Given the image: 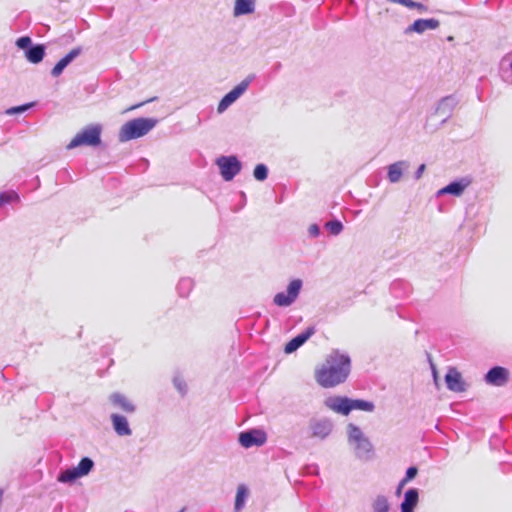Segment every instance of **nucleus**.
<instances>
[{
    "mask_svg": "<svg viewBox=\"0 0 512 512\" xmlns=\"http://www.w3.org/2000/svg\"><path fill=\"white\" fill-rule=\"evenodd\" d=\"M351 372L350 356L334 349L327 355L325 362L315 371V379L323 388H332L344 383Z\"/></svg>",
    "mask_w": 512,
    "mask_h": 512,
    "instance_id": "nucleus-1",
    "label": "nucleus"
},
{
    "mask_svg": "<svg viewBox=\"0 0 512 512\" xmlns=\"http://www.w3.org/2000/svg\"><path fill=\"white\" fill-rule=\"evenodd\" d=\"M348 444L354 455L361 461H368L373 457V445L360 427L350 423L347 426Z\"/></svg>",
    "mask_w": 512,
    "mask_h": 512,
    "instance_id": "nucleus-2",
    "label": "nucleus"
},
{
    "mask_svg": "<svg viewBox=\"0 0 512 512\" xmlns=\"http://www.w3.org/2000/svg\"><path fill=\"white\" fill-rule=\"evenodd\" d=\"M158 123L155 118H135L126 122L119 131V140L126 142L147 135Z\"/></svg>",
    "mask_w": 512,
    "mask_h": 512,
    "instance_id": "nucleus-3",
    "label": "nucleus"
},
{
    "mask_svg": "<svg viewBox=\"0 0 512 512\" xmlns=\"http://www.w3.org/2000/svg\"><path fill=\"white\" fill-rule=\"evenodd\" d=\"M102 126L100 124H91L83 128L67 145L71 150L80 146L96 147L101 144Z\"/></svg>",
    "mask_w": 512,
    "mask_h": 512,
    "instance_id": "nucleus-4",
    "label": "nucleus"
},
{
    "mask_svg": "<svg viewBox=\"0 0 512 512\" xmlns=\"http://www.w3.org/2000/svg\"><path fill=\"white\" fill-rule=\"evenodd\" d=\"M215 164L219 168L220 175L225 181H231L242 169V163L235 155L220 156Z\"/></svg>",
    "mask_w": 512,
    "mask_h": 512,
    "instance_id": "nucleus-5",
    "label": "nucleus"
},
{
    "mask_svg": "<svg viewBox=\"0 0 512 512\" xmlns=\"http://www.w3.org/2000/svg\"><path fill=\"white\" fill-rule=\"evenodd\" d=\"M254 75L247 76L238 85H236L230 92H228L219 102L217 112L222 114L225 112L237 99H239L248 89L251 82L254 80Z\"/></svg>",
    "mask_w": 512,
    "mask_h": 512,
    "instance_id": "nucleus-6",
    "label": "nucleus"
},
{
    "mask_svg": "<svg viewBox=\"0 0 512 512\" xmlns=\"http://www.w3.org/2000/svg\"><path fill=\"white\" fill-rule=\"evenodd\" d=\"M302 280L294 279L287 287L286 292H279L273 298V303L279 307H288L292 305L298 298L301 288Z\"/></svg>",
    "mask_w": 512,
    "mask_h": 512,
    "instance_id": "nucleus-7",
    "label": "nucleus"
},
{
    "mask_svg": "<svg viewBox=\"0 0 512 512\" xmlns=\"http://www.w3.org/2000/svg\"><path fill=\"white\" fill-rule=\"evenodd\" d=\"M238 441L244 448L260 447L267 441V435L263 430L250 429L239 434Z\"/></svg>",
    "mask_w": 512,
    "mask_h": 512,
    "instance_id": "nucleus-8",
    "label": "nucleus"
},
{
    "mask_svg": "<svg viewBox=\"0 0 512 512\" xmlns=\"http://www.w3.org/2000/svg\"><path fill=\"white\" fill-rule=\"evenodd\" d=\"M333 427V422L328 418L311 419L309 422L311 437L319 440L326 439L331 434Z\"/></svg>",
    "mask_w": 512,
    "mask_h": 512,
    "instance_id": "nucleus-9",
    "label": "nucleus"
},
{
    "mask_svg": "<svg viewBox=\"0 0 512 512\" xmlns=\"http://www.w3.org/2000/svg\"><path fill=\"white\" fill-rule=\"evenodd\" d=\"M324 405L338 414L347 416L351 412L350 398L346 396H330L324 400Z\"/></svg>",
    "mask_w": 512,
    "mask_h": 512,
    "instance_id": "nucleus-10",
    "label": "nucleus"
},
{
    "mask_svg": "<svg viewBox=\"0 0 512 512\" xmlns=\"http://www.w3.org/2000/svg\"><path fill=\"white\" fill-rule=\"evenodd\" d=\"M509 380V371L501 366H494L485 375V382L489 385L501 387Z\"/></svg>",
    "mask_w": 512,
    "mask_h": 512,
    "instance_id": "nucleus-11",
    "label": "nucleus"
},
{
    "mask_svg": "<svg viewBox=\"0 0 512 512\" xmlns=\"http://www.w3.org/2000/svg\"><path fill=\"white\" fill-rule=\"evenodd\" d=\"M316 330L314 326L308 327L306 330L292 338L284 348L286 354H291L300 348L306 341L315 334Z\"/></svg>",
    "mask_w": 512,
    "mask_h": 512,
    "instance_id": "nucleus-12",
    "label": "nucleus"
},
{
    "mask_svg": "<svg viewBox=\"0 0 512 512\" xmlns=\"http://www.w3.org/2000/svg\"><path fill=\"white\" fill-rule=\"evenodd\" d=\"M82 53L81 47H75L73 48L68 54H66L63 58H61L53 67L51 70V75L53 77L60 76L64 69L74 60L76 59L80 54Z\"/></svg>",
    "mask_w": 512,
    "mask_h": 512,
    "instance_id": "nucleus-13",
    "label": "nucleus"
},
{
    "mask_svg": "<svg viewBox=\"0 0 512 512\" xmlns=\"http://www.w3.org/2000/svg\"><path fill=\"white\" fill-rule=\"evenodd\" d=\"M447 388L453 392L465 391V383L462 379L460 372L455 368H450L445 375Z\"/></svg>",
    "mask_w": 512,
    "mask_h": 512,
    "instance_id": "nucleus-14",
    "label": "nucleus"
},
{
    "mask_svg": "<svg viewBox=\"0 0 512 512\" xmlns=\"http://www.w3.org/2000/svg\"><path fill=\"white\" fill-rule=\"evenodd\" d=\"M471 181L468 178H461L459 180L449 183L438 191L439 195L451 194L454 196H460L464 190L470 185Z\"/></svg>",
    "mask_w": 512,
    "mask_h": 512,
    "instance_id": "nucleus-15",
    "label": "nucleus"
},
{
    "mask_svg": "<svg viewBox=\"0 0 512 512\" xmlns=\"http://www.w3.org/2000/svg\"><path fill=\"white\" fill-rule=\"evenodd\" d=\"M439 27V21L437 19H418L414 21L412 25H410L406 29V33L416 32V33H423L426 30H434Z\"/></svg>",
    "mask_w": 512,
    "mask_h": 512,
    "instance_id": "nucleus-16",
    "label": "nucleus"
},
{
    "mask_svg": "<svg viewBox=\"0 0 512 512\" xmlns=\"http://www.w3.org/2000/svg\"><path fill=\"white\" fill-rule=\"evenodd\" d=\"M419 501V492L416 488L408 489L404 494V499L400 505L401 512H414Z\"/></svg>",
    "mask_w": 512,
    "mask_h": 512,
    "instance_id": "nucleus-17",
    "label": "nucleus"
},
{
    "mask_svg": "<svg viewBox=\"0 0 512 512\" xmlns=\"http://www.w3.org/2000/svg\"><path fill=\"white\" fill-rule=\"evenodd\" d=\"M111 421L115 432L119 436H130L132 434V430L130 429L126 417L119 414H112Z\"/></svg>",
    "mask_w": 512,
    "mask_h": 512,
    "instance_id": "nucleus-18",
    "label": "nucleus"
},
{
    "mask_svg": "<svg viewBox=\"0 0 512 512\" xmlns=\"http://www.w3.org/2000/svg\"><path fill=\"white\" fill-rule=\"evenodd\" d=\"M409 167L406 161H397L388 166L387 177L391 183H397L400 181L403 171Z\"/></svg>",
    "mask_w": 512,
    "mask_h": 512,
    "instance_id": "nucleus-19",
    "label": "nucleus"
},
{
    "mask_svg": "<svg viewBox=\"0 0 512 512\" xmlns=\"http://www.w3.org/2000/svg\"><path fill=\"white\" fill-rule=\"evenodd\" d=\"M110 401L127 413H133L136 410L135 405L123 394L113 393L110 396Z\"/></svg>",
    "mask_w": 512,
    "mask_h": 512,
    "instance_id": "nucleus-20",
    "label": "nucleus"
},
{
    "mask_svg": "<svg viewBox=\"0 0 512 512\" xmlns=\"http://www.w3.org/2000/svg\"><path fill=\"white\" fill-rule=\"evenodd\" d=\"M45 56V46L42 44L32 45L25 51V57L33 64H37L43 60Z\"/></svg>",
    "mask_w": 512,
    "mask_h": 512,
    "instance_id": "nucleus-21",
    "label": "nucleus"
},
{
    "mask_svg": "<svg viewBox=\"0 0 512 512\" xmlns=\"http://www.w3.org/2000/svg\"><path fill=\"white\" fill-rule=\"evenodd\" d=\"M255 10L254 0H235L233 14L234 16H242L253 13Z\"/></svg>",
    "mask_w": 512,
    "mask_h": 512,
    "instance_id": "nucleus-22",
    "label": "nucleus"
},
{
    "mask_svg": "<svg viewBox=\"0 0 512 512\" xmlns=\"http://www.w3.org/2000/svg\"><path fill=\"white\" fill-rule=\"evenodd\" d=\"M456 105L457 100L453 96L444 97L438 104L437 113L448 116Z\"/></svg>",
    "mask_w": 512,
    "mask_h": 512,
    "instance_id": "nucleus-23",
    "label": "nucleus"
},
{
    "mask_svg": "<svg viewBox=\"0 0 512 512\" xmlns=\"http://www.w3.org/2000/svg\"><path fill=\"white\" fill-rule=\"evenodd\" d=\"M247 497H248L247 487L244 484H240L237 488V493H236V498H235L234 509L236 512H239L244 508Z\"/></svg>",
    "mask_w": 512,
    "mask_h": 512,
    "instance_id": "nucleus-24",
    "label": "nucleus"
},
{
    "mask_svg": "<svg viewBox=\"0 0 512 512\" xmlns=\"http://www.w3.org/2000/svg\"><path fill=\"white\" fill-rule=\"evenodd\" d=\"M78 478H81V475L77 471L76 467H72L61 471L57 477V480L61 483H73Z\"/></svg>",
    "mask_w": 512,
    "mask_h": 512,
    "instance_id": "nucleus-25",
    "label": "nucleus"
},
{
    "mask_svg": "<svg viewBox=\"0 0 512 512\" xmlns=\"http://www.w3.org/2000/svg\"><path fill=\"white\" fill-rule=\"evenodd\" d=\"M373 512H389L390 504L385 495H377L372 504Z\"/></svg>",
    "mask_w": 512,
    "mask_h": 512,
    "instance_id": "nucleus-26",
    "label": "nucleus"
},
{
    "mask_svg": "<svg viewBox=\"0 0 512 512\" xmlns=\"http://www.w3.org/2000/svg\"><path fill=\"white\" fill-rule=\"evenodd\" d=\"M350 406L352 410H361L366 412H372L375 409V405L371 401L362 400V399H351L350 398Z\"/></svg>",
    "mask_w": 512,
    "mask_h": 512,
    "instance_id": "nucleus-27",
    "label": "nucleus"
},
{
    "mask_svg": "<svg viewBox=\"0 0 512 512\" xmlns=\"http://www.w3.org/2000/svg\"><path fill=\"white\" fill-rule=\"evenodd\" d=\"M94 461L90 457H83L76 466L81 477L87 476L94 468Z\"/></svg>",
    "mask_w": 512,
    "mask_h": 512,
    "instance_id": "nucleus-28",
    "label": "nucleus"
},
{
    "mask_svg": "<svg viewBox=\"0 0 512 512\" xmlns=\"http://www.w3.org/2000/svg\"><path fill=\"white\" fill-rule=\"evenodd\" d=\"M193 280L191 278H182L180 279L177 290L181 297H186L189 295L191 290L193 289Z\"/></svg>",
    "mask_w": 512,
    "mask_h": 512,
    "instance_id": "nucleus-29",
    "label": "nucleus"
},
{
    "mask_svg": "<svg viewBox=\"0 0 512 512\" xmlns=\"http://www.w3.org/2000/svg\"><path fill=\"white\" fill-rule=\"evenodd\" d=\"M253 176L258 181H264L268 177V168L264 164H258L255 166Z\"/></svg>",
    "mask_w": 512,
    "mask_h": 512,
    "instance_id": "nucleus-30",
    "label": "nucleus"
},
{
    "mask_svg": "<svg viewBox=\"0 0 512 512\" xmlns=\"http://www.w3.org/2000/svg\"><path fill=\"white\" fill-rule=\"evenodd\" d=\"M326 229L332 234V235H339L343 230V224L339 220H331L326 222L325 224Z\"/></svg>",
    "mask_w": 512,
    "mask_h": 512,
    "instance_id": "nucleus-31",
    "label": "nucleus"
},
{
    "mask_svg": "<svg viewBox=\"0 0 512 512\" xmlns=\"http://www.w3.org/2000/svg\"><path fill=\"white\" fill-rule=\"evenodd\" d=\"M173 384L175 388L178 390V392L183 396L187 392V385L184 379L180 376H175L173 378Z\"/></svg>",
    "mask_w": 512,
    "mask_h": 512,
    "instance_id": "nucleus-32",
    "label": "nucleus"
},
{
    "mask_svg": "<svg viewBox=\"0 0 512 512\" xmlns=\"http://www.w3.org/2000/svg\"><path fill=\"white\" fill-rule=\"evenodd\" d=\"M18 195L15 192H2L0 193V206L10 203L13 200H18Z\"/></svg>",
    "mask_w": 512,
    "mask_h": 512,
    "instance_id": "nucleus-33",
    "label": "nucleus"
},
{
    "mask_svg": "<svg viewBox=\"0 0 512 512\" xmlns=\"http://www.w3.org/2000/svg\"><path fill=\"white\" fill-rule=\"evenodd\" d=\"M16 45L19 49L27 50L32 46V40L29 36H22L17 39Z\"/></svg>",
    "mask_w": 512,
    "mask_h": 512,
    "instance_id": "nucleus-34",
    "label": "nucleus"
},
{
    "mask_svg": "<svg viewBox=\"0 0 512 512\" xmlns=\"http://www.w3.org/2000/svg\"><path fill=\"white\" fill-rule=\"evenodd\" d=\"M31 106H32V104H24V105H20V106L11 107L6 110V114L14 115V114L23 113V112L27 111Z\"/></svg>",
    "mask_w": 512,
    "mask_h": 512,
    "instance_id": "nucleus-35",
    "label": "nucleus"
},
{
    "mask_svg": "<svg viewBox=\"0 0 512 512\" xmlns=\"http://www.w3.org/2000/svg\"><path fill=\"white\" fill-rule=\"evenodd\" d=\"M418 473V469L417 467L415 466H411L409 467L407 470H406V474H405V477L403 478L405 481L409 482L411 481L413 478L416 477Z\"/></svg>",
    "mask_w": 512,
    "mask_h": 512,
    "instance_id": "nucleus-36",
    "label": "nucleus"
},
{
    "mask_svg": "<svg viewBox=\"0 0 512 512\" xmlns=\"http://www.w3.org/2000/svg\"><path fill=\"white\" fill-rule=\"evenodd\" d=\"M407 8H410V9H417L419 10L420 12H425L427 10V7L419 2H415L413 0H409L408 4H407Z\"/></svg>",
    "mask_w": 512,
    "mask_h": 512,
    "instance_id": "nucleus-37",
    "label": "nucleus"
},
{
    "mask_svg": "<svg viewBox=\"0 0 512 512\" xmlns=\"http://www.w3.org/2000/svg\"><path fill=\"white\" fill-rule=\"evenodd\" d=\"M308 233L310 237H318L320 235V227L318 224H311L308 228Z\"/></svg>",
    "mask_w": 512,
    "mask_h": 512,
    "instance_id": "nucleus-38",
    "label": "nucleus"
},
{
    "mask_svg": "<svg viewBox=\"0 0 512 512\" xmlns=\"http://www.w3.org/2000/svg\"><path fill=\"white\" fill-rule=\"evenodd\" d=\"M424 170H425V165H424V164H421V165L417 168V170H416V172H415V178H416V179H420V178L422 177V174H423Z\"/></svg>",
    "mask_w": 512,
    "mask_h": 512,
    "instance_id": "nucleus-39",
    "label": "nucleus"
},
{
    "mask_svg": "<svg viewBox=\"0 0 512 512\" xmlns=\"http://www.w3.org/2000/svg\"><path fill=\"white\" fill-rule=\"evenodd\" d=\"M407 483H408L407 481H405L404 479H402V480L399 482L398 486H397L396 493H397V494H400V493H401V491H402V489L405 487V485H406Z\"/></svg>",
    "mask_w": 512,
    "mask_h": 512,
    "instance_id": "nucleus-40",
    "label": "nucleus"
},
{
    "mask_svg": "<svg viewBox=\"0 0 512 512\" xmlns=\"http://www.w3.org/2000/svg\"><path fill=\"white\" fill-rule=\"evenodd\" d=\"M179 512H184V510L182 509V510H181V511H179Z\"/></svg>",
    "mask_w": 512,
    "mask_h": 512,
    "instance_id": "nucleus-41",
    "label": "nucleus"
}]
</instances>
